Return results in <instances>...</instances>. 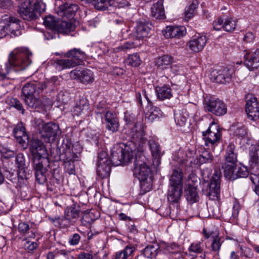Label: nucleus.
I'll return each instance as SVG.
<instances>
[{
    "mask_svg": "<svg viewBox=\"0 0 259 259\" xmlns=\"http://www.w3.org/2000/svg\"><path fill=\"white\" fill-rule=\"evenodd\" d=\"M31 56L32 53L25 48H18L12 51L7 62L3 66H0V80L6 78L7 75L13 71L24 70L31 63L30 56Z\"/></svg>",
    "mask_w": 259,
    "mask_h": 259,
    "instance_id": "obj_1",
    "label": "nucleus"
},
{
    "mask_svg": "<svg viewBox=\"0 0 259 259\" xmlns=\"http://www.w3.org/2000/svg\"><path fill=\"white\" fill-rule=\"evenodd\" d=\"M136 119L135 115L131 111H126L124 112V120L126 124L130 125L134 123V125L130 128L129 133L131 141L134 146L132 151L142 152L147 141L145 137V127L141 122H135Z\"/></svg>",
    "mask_w": 259,
    "mask_h": 259,
    "instance_id": "obj_2",
    "label": "nucleus"
},
{
    "mask_svg": "<svg viewBox=\"0 0 259 259\" xmlns=\"http://www.w3.org/2000/svg\"><path fill=\"white\" fill-rule=\"evenodd\" d=\"M133 172L134 176L140 181L142 188H151L153 181L151 170L147 164L144 155L140 154L136 156Z\"/></svg>",
    "mask_w": 259,
    "mask_h": 259,
    "instance_id": "obj_3",
    "label": "nucleus"
},
{
    "mask_svg": "<svg viewBox=\"0 0 259 259\" xmlns=\"http://www.w3.org/2000/svg\"><path fill=\"white\" fill-rule=\"evenodd\" d=\"M45 10L42 1H23L19 5L18 13L23 19L31 21L36 20Z\"/></svg>",
    "mask_w": 259,
    "mask_h": 259,
    "instance_id": "obj_4",
    "label": "nucleus"
},
{
    "mask_svg": "<svg viewBox=\"0 0 259 259\" xmlns=\"http://www.w3.org/2000/svg\"><path fill=\"white\" fill-rule=\"evenodd\" d=\"M183 174L181 169H175L169 179L167 199L170 202H177L181 198L183 190Z\"/></svg>",
    "mask_w": 259,
    "mask_h": 259,
    "instance_id": "obj_5",
    "label": "nucleus"
},
{
    "mask_svg": "<svg viewBox=\"0 0 259 259\" xmlns=\"http://www.w3.org/2000/svg\"><path fill=\"white\" fill-rule=\"evenodd\" d=\"M202 136L205 145L212 148L219 143L222 134L219 126L212 121L207 130L202 132Z\"/></svg>",
    "mask_w": 259,
    "mask_h": 259,
    "instance_id": "obj_6",
    "label": "nucleus"
},
{
    "mask_svg": "<svg viewBox=\"0 0 259 259\" xmlns=\"http://www.w3.org/2000/svg\"><path fill=\"white\" fill-rule=\"evenodd\" d=\"M44 24L51 30L59 33H69L75 29V26L71 23L65 21H56L53 17H47L44 22Z\"/></svg>",
    "mask_w": 259,
    "mask_h": 259,
    "instance_id": "obj_7",
    "label": "nucleus"
},
{
    "mask_svg": "<svg viewBox=\"0 0 259 259\" xmlns=\"http://www.w3.org/2000/svg\"><path fill=\"white\" fill-rule=\"evenodd\" d=\"M32 159L36 179L39 183H43L46 180L45 174L49 163L48 156H35Z\"/></svg>",
    "mask_w": 259,
    "mask_h": 259,
    "instance_id": "obj_8",
    "label": "nucleus"
},
{
    "mask_svg": "<svg viewBox=\"0 0 259 259\" xmlns=\"http://www.w3.org/2000/svg\"><path fill=\"white\" fill-rule=\"evenodd\" d=\"M107 156V153L104 151L98 154L97 174L101 179L108 178L110 174L111 163Z\"/></svg>",
    "mask_w": 259,
    "mask_h": 259,
    "instance_id": "obj_9",
    "label": "nucleus"
},
{
    "mask_svg": "<svg viewBox=\"0 0 259 259\" xmlns=\"http://www.w3.org/2000/svg\"><path fill=\"white\" fill-rule=\"evenodd\" d=\"M41 137L46 142L55 141L58 136L61 134L59 125L54 122H48L42 124L39 129Z\"/></svg>",
    "mask_w": 259,
    "mask_h": 259,
    "instance_id": "obj_10",
    "label": "nucleus"
},
{
    "mask_svg": "<svg viewBox=\"0 0 259 259\" xmlns=\"http://www.w3.org/2000/svg\"><path fill=\"white\" fill-rule=\"evenodd\" d=\"M213 26L214 29L216 30L223 28L225 31L231 32L236 28V21L231 17L223 15L213 21Z\"/></svg>",
    "mask_w": 259,
    "mask_h": 259,
    "instance_id": "obj_11",
    "label": "nucleus"
},
{
    "mask_svg": "<svg viewBox=\"0 0 259 259\" xmlns=\"http://www.w3.org/2000/svg\"><path fill=\"white\" fill-rule=\"evenodd\" d=\"M206 110L216 116H221L227 113L226 105L221 100L211 99L206 104Z\"/></svg>",
    "mask_w": 259,
    "mask_h": 259,
    "instance_id": "obj_12",
    "label": "nucleus"
},
{
    "mask_svg": "<svg viewBox=\"0 0 259 259\" xmlns=\"http://www.w3.org/2000/svg\"><path fill=\"white\" fill-rule=\"evenodd\" d=\"M246 98V112L251 120H256L259 117V103L257 98L252 95H248Z\"/></svg>",
    "mask_w": 259,
    "mask_h": 259,
    "instance_id": "obj_13",
    "label": "nucleus"
},
{
    "mask_svg": "<svg viewBox=\"0 0 259 259\" xmlns=\"http://www.w3.org/2000/svg\"><path fill=\"white\" fill-rule=\"evenodd\" d=\"M29 149L32 156H48V151L44 143L39 139L33 138L29 143Z\"/></svg>",
    "mask_w": 259,
    "mask_h": 259,
    "instance_id": "obj_14",
    "label": "nucleus"
},
{
    "mask_svg": "<svg viewBox=\"0 0 259 259\" xmlns=\"http://www.w3.org/2000/svg\"><path fill=\"white\" fill-rule=\"evenodd\" d=\"M221 176L220 170H215L210 179L207 194L212 199L218 197L220 194Z\"/></svg>",
    "mask_w": 259,
    "mask_h": 259,
    "instance_id": "obj_15",
    "label": "nucleus"
},
{
    "mask_svg": "<svg viewBox=\"0 0 259 259\" xmlns=\"http://www.w3.org/2000/svg\"><path fill=\"white\" fill-rule=\"evenodd\" d=\"M64 57L67 58L73 67L80 65L83 60L85 59V53L79 49L73 48L64 54Z\"/></svg>",
    "mask_w": 259,
    "mask_h": 259,
    "instance_id": "obj_16",
    "label": "nucleus"
},
{
    "mask_svg": "<svg viewBox=\"0 0 259 259\" xmlns=\"http://www.w3.org/2000/svg\"><path fill=\"white\" fill-rule=\"evenodd\" d=\"M148 146L152 157L153 165L154 167H157L161 163V158L163 152L161 151L160 144L154 139L148 141Z\"/></svg>",
    "mask_w": 259,
    "mask_h": 259,
    "instance_id": "obj_17",
    "label": "nucleus"
},
{
    "mask_svg": "<svg viewBox=\"0 0 259 259\" xmlns=\"http://www.w3.org/2000/svg\"><path fill=\"white\" fill-rule=\"evenodd\" d=\"M47 86L44 83L33 82L26 83L22 88V93L25 97L36 95L42 92Z\"/></svg>",
    "mask_w": 259,
    "mask_h": 259,
    "instance_id": "obj_18",
    "label": "nucleus"
},
{
    "mask_svg": "<svg viewBox=\"0 0 259 259\" xmlns=\"http://www.w3.org/2000/svg\"><path fill=\"white\" fill-rule=\"evenodd\" d=\"M69 74L72 79H78L83 83H89L94 80L93 72L88 69L82 71L74 70L71 71Z\"/></svg>",
    "mask_w": 259,
    "mask_h": 259,
    "instance_id": "obj_19",
    "label": "nucleus"
},
{
    "mask_svg": "<svg viewBox=\"0 0 259 259\" xmlns=\"http://www.w3.org/2000/svg\"><path fill=\"white\" fill-rule=\"evenodd\" d=\"M152 25L148 21L140 20L137 22L135 27L134 35L137 39H142L146 37L151 29Z\"/></svg>",
    "mask_w": 259,
    "mask_h": 259,
    "instance_id": "obj_20",
    "label": "nucleus"
},
{
    "mask_svg": "<svg viewBox=\"0 0 259 259\" xmlns=\"http://www.w3.org/2000/svg\"><path fill=\"white\" fill-rule=\"evenodd\" d=\"M244 63L250 70L259 68V49L251 53L245 52Z\"/></svg>",
    "mask_w": 259,
    "mask_h": 259,
    "instance_id": "obj_21",
    "label": "nucleus"
},
{
    "mask_svg": "<svg viewBox=\"0 0 259 259\" xmlns=\"http://www.w3.org/2000/svg\"><path fill=\"white\" fill-rule=\"evenodd\" d=\"M65 158L64 159V166L66 171L71 175L75 172V165L74 162L77 160L78 155L70 148L66 150L64 152Z\"/></svg>",
    "mask_w": 259,
    "mask_h": 259,
    "instance_id": "obj_22",
    "label": "nucleus"
},
{
    "mask_svg": "<svg viewBox=\"0 0 259 259\" xmlns=\"http://www.w3.org/2000/svg\"><path fill=\"white\" fill-rule=\"evenodd\" d=\"M202 234L204 236L205 238L208 239L211 238L212 239L211 244V250L214 252H219L222 245L221 239L219 236V232L217 230L210 231L207 229L204 228Z\"/></svg>",
    "mask_w": 259,
    "mask_h": 259,
    "instance_id": "obj_23",
    "label": "nucleus"
},
{
    "mask_svg": "<svg viewBox=\"0 0 259 259\" xmlns=\"http://www.w3.org/2000/svg\"><path fill=\"white\" fill-rule=\"evenodd\" d=\"M123 144L116 145L111 149L109 160L113 165H119L123 163Z\"/></svg>",
    "mask_w": 259,
    "mask_h": 259,
    "instance_id": "obj_24",
    "label": "nucleus"
},
{
    "mask_svg": "<svg viewBox=\"0 0 259 259\" xmlns=\"http://www.w3.org/2000/svg\"><path fill=\"white\" fill-rule=\"evenodd\" d=\"M13 133L17 141L22 146H27L28 136L26 133L25 128L22 122L19 123L13 130Z\"/></svg>",
    "mask_w": 259,
    "mask_h": 259,
    "instance_id": "obj_25",
    "label": "nucleus"
},
{
    "mask_svg": "<svg viewBox=\"0 0 259 259\" xmlns=\"http://www.w3.org/2000/svg\"><path fill=\"white\" fill-rule=\"evenodd\" d=\"M106 128L112 132H116L118 130L119 124L116 115L110 111H108L105 115Z\"/></svg>",
    "mask_w": 259,
    "mask_h": 259,
    "instance_id": "obj_26",
    "label": "nucleus"
},
{
    "mask_svg": "<svg viewBox=\"0 0 259 259\" xmlns=\"http://www.w3.org/2000/svg\"><path fill=\"white\" fill-rule=\"evenodd\" d=\"M186 30L184 26H167L164 30V35L166 38H180L184 36Z\"/></svg>",
    "mask_w": 259,
    "mask_h": 259,
    "instance_id": "obj_27",
    "label": "nucleus"
},
{
    "mask_svg": "<svg viewBox=\"0 0 259 259\" xmlns=\"http://www.w3.org/2000/svg\"><path fill=\"white\" fill-rule=\"evenodd\" d=\"M59 13H62L61 16L66 17L67 18L73 17L75 13L78 10V6L74 4L70 3H65L59 7Z\"/></svg>",
    "mask_w": 259,
    "mask_h": 259,
    "instance_id": "obj_28",
    "label": "nucleus"
},
{
    "mask_svg": "<svg viewBox=\"0 0 259 259\" xmlns=\"http://www.w3.org/2000/svg\"><path fill=\"white\" fill-rule=\"evenodd\" d=\"M249 164L251 168H257L259 165V145H252L249 147Z\"/></svg>",
    "mask_w": 259,
    "mask_h": 259,
    "instance_id": "obj_29",
    "label": "nucleus"
},
{
    "mask_svg": "<svg viewBox=\"0 0 259 259\" xmlns=\"http://www.w3.org/2000/svg\"><path fill=\"white\" fill-rule=\"evenodd\" d=\"M206 41L207 39L205 36L199 35L189 41V47L193 51L198 52L203 49L206 45Z\"/></svg>",
    "mask_w": 259,
    "mask_h": 259,
    "instance_id": "obj_30",
    "label": "nucleus"
},
{
    "mask_svg": "<svg viewBox=\"0 0 259 259\" xmlns=\"http://www.w3.org/2000/svg\"><path fill=\"white\" fill-rule=\"evenodd\" d=\"M16 161L19 168L18 171V178L22 180L26 179L27 175L25 169L27 168V166L24 154L22 153H18L16 157Z\"/></svg>",
    "mask_w": 259,
    "mask_h": 259,
    "instance_id": "obj_31",
    "label": "nucleus"
},
{
    "mask_svg": "<svg viewBox=\"0 0 259 259\" xmlns=\"http://www.w3.org/2000/svg\"><path fill=\"white\" fill-rule=\"evenodd\" d=\"M80 211L78 206L72 204L66 208L64 215L74 224L79 217Z\"/></svg>",
    "mask_w": 259,
    "mask_h": 259,
    "instance_id": "obj_32",
    "label": "nucleus"
},
{
    "mask_svg": "<svg viewBox=\"0 0 259 259\" xmlns=\"http://www.w3.org/2000/svg\"><path fill=\"white\" fill-rule=\"evenodd\" d=\"M163 1H157L154 3L151 8L152 16L157 19H163L165 18Z\"/></svg>",
    "mask_w": 259,
    "mask_h": 259,
    "instance_id": "obj_33",
    "label": "nucleus"
},
{
    "mask_svg": "<svg viewBox=\"0 0 259 259\" xmlns=\"http://www.w3.org/2000/svg\"><path fill=\"white\" fill-rule=\"evenodd\" d=\"M147 111L146 113V117L149 121L153 122L162 116V112L160 109L152 104H150L147 106Z\"/></svg>",
    "mask_w": 259,
    "mask_h": 259,
    "instance_id": "obj_34",
    "label": "nucleus"
},
{
    "mask_svg": "<svg viewBox=\"0 0 259 259\" xmlns=\"http://www.w3.org/2000/svg\"><path fill=\"white\" fill-rule=\"evenodd\" d=\"M213 73L215 81L220 83H226L229 81L232 76V74L227 68L220 70L217 72V75L214 72Z\"/></svg>",
    "mask_w": 259,
    "mask_h": 259,
    "instance_id": "obj_35",
    "label": "nucleus"
},
{
    "mask_svg": "<svg viewBox=\"0 0 259 259\" xmlns=\"http://www.w3.org/2000/svg\"><path fill=\"white\" fill-rule=\"evenodd\" d=\"M157 96L160 100L169 99L172 96V90L167 85L157 87L156 88Z\"/></svg>",
    "mask_w": 259,
    "mask_h": 259,
    "instance_id": "obj_36",
    "label": "nucleus"
},
{
    "mask_svg": "<svg viewBox=\"0 0 259 259\" xmlns=\"http://www.w3.org/2000/svg\"><path fill=\"white\" fill-rule=\"evenodd\" d=\"M135 251V248L134 246L127 245L123 250L116 252L112 259H130Z\"/></svg>",
    "mask_w": 259,
    "mask_h": 259,
    "instance_id": "obj_37",
    "label": "nucleus"
},
{
    "mask_svg": "<svg viewBox=\"0 0 259 259\" xmlns=\"http://www.w3.org/2000/svg\"><path fill=\"white\" fill-rule=\"evenodd\" d=\"M89 109V105L87 100L82 98L76 103L73 108V112L74 115L78 116L88 112Z\"/></svg>",
    "mask_w": 259,
    "mask_h": 259,
    "instance_id": "obj_38",
    "label": "nucleus"
},
{
    "mask_svg": "<svg viewBox=\"0 0 259 259\" xmlns=\"http://www.w3.org/2000/svg\"><path fill=\"white\" fill-rule=\"evenodd\" d=\"M237 153L235 152V146L234 144H230L226 149L225 156V163L236 164Z\"/></svg>",
    "mask_w": 259,
    "mask_h": 259,
    "instance_id": "obj_39",
    "label": "nucleus"
},
{
    "mask_svg": "<svg viewBox=\"0 0 259 259\" xmlns=\"http://www.w3.org/2000/svg\"><path fill=\"white\" fill-rule=\"evenodd\" d=\"M186 197L187 201L190 203L198 201L199 197L196 187L189 185L186 192Z\"/></svg>",
    "mask_w": 259,
    "mask_h": 259,
    "instance_id": "obj_40",
    "label": "nucleus"
},
{
    "mask_svg": "<svg viewBox=\"0 0 259 259\" xmlns=\"http://www.w3.org/2000/svg\"><path fill=\"white\" fill-rule=\"evenodd\" d=\"M50 220L56 227L61 228H67L74 225L64 215L62 218H50Z\"/></svg>",
    "mask_w": 259,
    "mask_h": 259,
    "instance_id": "obj_41",
    "label": "nucleus"
},
{
    "mask_svg": "<svg viewBox=\"0 0 259 259\" xmlns=\"http://www.w3.org/2000/svg\"><path fill=\"white\" fill-rule=\"evenodd\" d=\"M173 62V58L169 55H164L158 58L155 61V65L159 68L165 69Z\"/></svg>",
    "mask_w": 259,
    "mask_h": 259,
    "instance_id": "obj_42",
    "label": "nucleus"
},
{
    "mask_svg": "<svg viewBox=\"0 0 259 259\" xmlns=\"http://www.w3.org/2000/svg\"><path fill=\"white\" fill-rule=\"evenodd\" d=\"M53 65L59 71L74 67L67 58V59L55 60L53 63Z\"/></svg>",
    "mask_w": 259,
    "mask_h": 259,
    "instance_id": "obj_43",
    "label": "nucleus"
},
{
    "mask_svg": "<svg viewBox=\"0 0 259 259\" xmlns=\"http://www.w3.org/2000/svg\"><path fill=\"white\" fill-rule=\"evenodd\" d=\"M185 110H179L175 112L174 118L176 124L180 126H184L187 120V114Z\"/></svg>",
    "mask_w": 259,
    "mask_h": 259,
    "instance_id": "obj_44",
    "label": "nucleus"
},
{
    "mask_svg": "<svg viewBox=\"0 0 259 259\" xmlns=\"http://www.w3.org/2000/svg\"><path fill=\"white\" fill-rule=\"evenodd\" d=\"M24 101L26 105L32 109L39 108L42 104L41 101L36 97V95L25 97Z\"/></svg>",
    "mask_w": 259,
    "mask_h": 259,
    "instance_id": "obj_45",
    "label": "nucleus"
},
{
    "mask_svg": "<svg viewBox=\"0 0 259 259\" xmlns=\"http://www.w3.org/2000/svg\"><path fill=\"white\" fill-rule=\"evenodd\" d=\"M197 6V1H193L191 4L185 8L184 16L185 21H188L193 17Z\"/></svg>",
    "mask_w": 259,
    "mask_h": 259,
    "instance_id": "obj_46",
    "label": "nucleus"
},
{
    "mask_svg": "<svg viewBox=\"0 0 259 259\" xmlns=\"http://www.w3.org/2000/svg\"><path fill=\"white\" fill-rule=\"evenodd\" d=\"M236 164L225 163L224 165V176L229 180H233V177L236 171Z\"/></svg>",
    "mask_w": 259,
    "mask_h": 259,
    "instance_id": "obj_47",
    "label": "nucleus"
},
{
    "mask_svg": "<svg viewBox=\"0 0 259 259\" xmlns=\"http://www.w3.org/2000/svg\"><path fill=\"white\" fill-rule=\"evenodd\" d=\"M114 1H90L92 5L98 10L104 11L108 9L109 7L114 5Z\"/></svg>",
    "mask_w": 259,
    "mask_h": 259,
    "instance_id": "obj_48",
    "label": "nucleus"
},
{
    "mask_svg": "<svg viewBox=\"0 0 259 259\" xmlns=\"http://www.w3.org/2000/svg\"><path fill=\"white\" fill-rule=\"evenodd\" d=\"M158 248L157 245H149L144 248L143 253L147 258L150 259L156 256Z\"/></svg>",
    "mask_w": 259,
    "mask_h": 259,
    "instance_id": "obj_49",
    "label": "nucleus"
},
{
    "mask_svg": "<svg viewBox=\"0 0 259 259\" xmlns=\"http://www.w3.org/2000/svg\"><path fill=\"white\" fill-rule=\"evenodd\" d=\"M203 243L202 240L195 241L192 243L188 248V251L190 253H195L200 254L203 252Z\"/></svg>",
    "mask_w": 259,
    "mask_h": 259,
    "instance_id": "obj_50",
    "label": "nucleus"
},
{
    "mask_svg": "<svg viewBox=\"0 0 259 259\" xmlns=\"http://www.w3.org/2000/svg\"><path fill=\"white\" fill-rule=\"evenodd\" d=\"M249 175L247 168L245 166L236 167V171L234 176L233 177V180L239 178H246Z\"/></svg>",
    "mask_w": 259,
    "mask_h": 259,
    "instance_id": "obj_51",
    "label": "nucleus"
},
{
    "mask_svg": "<svg viewBox=\"0 0 259 259\" xmlns=\"http://www.w3.org/2000/svg\"><path fill=\"white\" fill-rule=\"evenodd\" d=\"M141 60L138 53L133 54L129 56L126 60V63L129 66L137 67L140 65Z\"/></svg>",
    "mask_w": 259,
    "mask_h": 259,
    "instance_id": "obj_52",
    "label": "nucleus"
},
{
    "mask_svg": "<svg viewBox=\"0 0 259 259\" xmlns=\"http://www.w3.org/2000/svg\"><path fill=\"white\" fill-rule=\"evenodd\" d=\"M55 256L56 259H73L70 251L65 249L56 250Z\"/></svg>",
    "mask_w": 259,
    "mask_h": 259,
    "instance_id": "obj_53",
    "label": "nucleus"
},
{
    "mask_svg": "<svg viewBox=\"0 0 259 259\" xmlns=\"http://www.w3.org/2000/svg\"><path fill=\"white\" fill-rule=\"evenodd\" d=\"M213 159L212 155L207 150L202 151L199 157V161L201 163H210Z\"/></svg>",
    "mask_w": 259,
    "mask_h": 259,
    "instance_id": "obj_54",
    "label": "nucleus"
},
{
    "mask_svg": "<svg viewBox=\"0 0 259 259\" xmlns=\"http://www.w3.org/2000/svg\"><path fill=\"white\" fill-rule=\"evenodd\" d=\"M136 98L139 103L141 105H142V99H145L147 102L148 105L152 103L150 100L148 94L147 93L145 90H142L141 92H138L136 93Z\"/></svg>",
    "mask_w": 259,
    "mask_h": 259,
    "instance_id": "obj_55",
    "label": "nucleus"
},
{
    "mask_svg": "<svg viewBox=\"0 0 259 259\" xmlns=\"http://www.w3.org/2000/svg\"><path fill=\"white\" fill-rule=\"evenodd\" d=\"M80 239V236L77 233H75L69 236L68 242L71 246L77 245L79 244Z\"/></svg>",
    "mask_w": 259,
    "mask_h": 259,
    "instance_id": "obj_56",
    "label": "nucleus"
},
{
    "mask_svg": "<svg viewBox=\"0 0 259 259\" xmlns=\"http://www.w3.org/2000/svg\"><path fill=\"white\" fill-rule=\"evenodd\" d=\"M136 47L134 42L133 41H127L123 44L120 47L117 48V50L118 51H126L128 50L132 49Z\"/></svg>",
    "mask_w": 259,
    "mask_h": 259,
    "instance_id": "obj_57",
    "label": "nucleus"
},
{
    "mask_svg": "<svg viewBox=\"0 0 259 259\" xmlns=\"http://www.w3.org/2000/svg\"><path fill=\"white\" fill-rule=\"evenodd\" d=\"M10 105L14 107L19 111H21L22 113L23 114L24 110L20 102L15 98H12L10 100Z\"/></svg>",
    "mask_w": 259,
    "mask_h": 259,
    "instance_id": "obj_58",
    "label": "nucleus"
},
{
    "mask_svg": "<svg viewBox=\"0 0 259 259\" xmlns=\"http://www.w3.org/2000/svg\"><path fill=\"white\" fill-rule=\"evenodd\" d=\"M133 158V153L128 151V149L126 148V147L123 146V162H128Z\"/></svg>",
    "mask_w": 259,
    "mask_h": 259,
    "instance_id": "obj_59",
    "label": "nucleus"
},
{
    "mask_svg": "<svg viewBox=\"0 0 259 259\" xmlns=\"http://www.w3.org/2000/svg\"><path fill=\"white\" fill-rule=\"evenodd\" d=\"M240 256L246 258H250L253 255L251 249L247 247H241Z\"/></svg>",
    "mask_w": 259,
    "mask_h": 259,
    "instance_id": "obj_60",
    "label": "nucleus"
},
{
    "mask_svg": "<svg viewBox=\"0 0 259 259\" xmlns=\"http://www.w3.org/2000/svg\"><path fill=\"white\" fill-rule=\"evenodd\" d=\"M30 229L29 225L26 223L21 222L18 225V229L21 234H26Z\"/></svg>",
    "mask_w": 259,
    "mask_h": 259,
    "instance_id": "obj_61",
    "label": "nucleus"
},
{
    "mask_svg": "<svg viewBox=\"0 0 259 259\" xmlns=\"http://www.w3.org/2000/svg\"><path fill=\"white\" fill-rule=\"evenodd\" d=\"M250 179L252 183L255 185V188L257 186H259V171H256V173L251 172Z\"/></svg>",
    "mask_w": 259,
    "mask_h": 259,
    "instance_id": "obj_62",
    "label": "nucleus"
},
{
    "mask_svg": "<svg viewBox=\"0 0 259 259\" xmlns=\"http://www.w3.org/2000/svg\"><path fill=\"white\" fill-rule=\"evenodd\" d=\"M166 249L169 252L174 253L178 251L179 249V245L176 243L168 244L166 246Z\"/></svg>",
    "mask_w": 259,
    "mask_h": 259,
    "instance_id": "obj_63",
    "label": "nucleus"
},
{
    "mask_svg": "<svg viewBox=\"0 0 259 259\" xmlns=\"http://www.w3.org/2000/svg\"><path fill=\"white\" fill-rule=\"evenodd\" d=\"M255 36L251 32H247L244 35L243 40L246 42H252L254 39Z\"/></svg>",
    "mask_w": 259,
    "mask_h": 259,
    "instance_id": "obj_64",
    "label": "nucleus"
}]
</instances>
